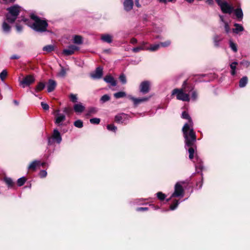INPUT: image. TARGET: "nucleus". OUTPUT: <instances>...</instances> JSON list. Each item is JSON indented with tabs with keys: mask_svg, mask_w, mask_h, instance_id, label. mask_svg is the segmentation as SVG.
Returning a JSON list of instances; mask_svg holds the SVG:
<instances>
[{
	"mask_svg": "<svg viewBox=\"0 0 250 250\" xmlns=\"http://www.w3.org/2000/svg\"><path fill=\"white\" fill-rule=\"evenodd\" d=\"M79 48L75 45H70L62 51V53L65 56H69L74 53L75 51L78 50Z\"/></svg>",
	"mask_w": 250,
	"mask_h": 250,
	"instance_id": "11",
	"label": "nucleus"
},
{
	"mask_svg": "<svg viewBox=\"0 0 250 250\" xmlns=\"http://www.w3.org/2000/svg\"><path fill=\"white\" fill-rule=\"evenodd\" d=\"M41 106H42V108L45 110H47L49 109V105L46 103H45L44 102H42Z\"/></svg>",
	"mask_w": 250,
	"mask_h": 250,
	"instance_id": "51",
	"label": "nucleus"
},
{
	"mask_svg": "<svg viewBox=\"0 0 250 250\" xmlns=\"http://www.w3.org/2000/svg\"><path fill=\"white\" fill-rule=\"evenodd\" d=\"M160 48V43L154 44L150 45V47H146V50H148L151 52H154L158 50Z\"/></svg>",
	"mask_w": 250,
	"mask_h": 250,
	"instance_id": "21",
	"label": "nucleus"
},
{
	"mask_svg": "<svg viewBox=\"0 0 250 250\" xmlns=\"http://www.w3.org/2000/svg\"><path fill=\"white\" fill-rule=\"evenodd\" d=\"M83 38L79 35H75L73 37V42L78 44H81L83 43Z\"/></svg>",
	"mask_w": 250,
	"mask_h": 250,
	"instance_id": "25",
	"label": "nucleus"
},
{
	"mask_svg": "<svg viewBox=\"0 0 250 250\" xmlns=\"http://www.w3.org/2000/svg\"><path fill=\"white\" fill-rule=\"evenodd\" d=\"M110 100V97L107 94L103 95L100 99V101L101 103H104Z\"/></svg>",
	"mask_w": 250,
	"mask_h": 250,
	"instance_id": "32",
	"label": "nucleus"
},
{
	"mask_svg": "<svg viewBox=\"0 0 250 250\" xmlns=\"http://www.w3.org/2000/svg\"><path fill=\"white\" fill-rule=\"evenodd\" d=\"M16 28L17 32H21L22 30V27L21 25L18 24V23L16 25Z\"/></svg>",
	"mask_w": 250,
	"mask_h": 250,
	"instance_id": "54",
	"label": "nucleus"
},
{
	"mask_svg": "<svg viewBox=\"0 0 250 250\" xmlns=\"http://www.w3.org/2000/svg\"><path fill=\"white\" fill-rule=\"evenodd\" d=\"M240 63L246 67H249L250 65V62L247 61H243L240 62Z\"/></svg>",
	"mask_w": 250,
	"mask_h": 250,
	"instance_id": "53",
	"label": "nucleus"
},
{
	"mask_svg": "<svg viewBox=\"0 0 250 250\" xmlns=\"http://www.w3.org/2000/svg\"><path fill=\"white\" fill-rule=\"evenodd\" d=\"M107 129L108 130H110V131H111L113 132H115L116 130H117V127L114 125L110 124V125H107Z\"/></svg>",
	"mask_w": 250,
	"mask_h": 250,
	"instance_id": "43",
	"label": "nucleus"
},
{
	"mask_svg": "<svg viewBox=\"0 0 250 250\" xmlns=\"http://www.w3.org/2000/svg\"><path fill=\"white\" fill-rule=\"evenodd\" d=\"M20 56L18 55H13L10 57V59H18L20 58Z\"/></svg>",
	"mask_w": 250,
	"mask_h": 250,
	"instance_id": "57",
	"label": "nucleus"
},
{
	"mask_svg": "<svg viewBox=\"0 0 250 250\" xmlns=\"http://www.w3.org/2000/svg\"><path fill=\"white\" fill-rule=\"evenodd\" d=\"M248 78L246 76L243 77L239 81V86L241 88L244 87L248 83Z\"/></svg>",
	"mask_w": 250,
	"mask_h": 250,
	"instance_id": "27",
	"label": "nucleus"
},
{
	"mask_svg": "<svg viewBox=\"0 0 250 250\" xmlns=\"http://www.w3.org/2000/svg\"><path fill=\"white\" fill-rule=\"evenodd\" d=\"M8 13L6 15V21L11 23L15 22L17 19L21 10V7L18 5H15L7 8Z\"/></svg>",
	"mask_w": 250,
	"mask_h": 250,
	"instance_id": "3",
	"label": "nucleus"
},
{
	"mask_svg": "<svg viewBox=\"0 0 250 250\" xmlns=\"http://www.w3.org/2000/svg\"><path fill=\"white\" fill-rule=\"evenodd\" d=\"M2 29L3 32L9 33L11 30V26L5 21H3L2 25Z\"/></svg>",
	"mask_w": 250,
	"mask_h": 250,
	"instance_id": "22",
	"label": "nucleus"
},
{
	"mask_svg": "<svg viewBox=\"0 0 250 250\" xmlns=\"http://www.w3.org/2000/svg\"><path fill=\"white\" fill-rule=\"evenodd\" d=\"M90 123L98 125L100 122V119L97 118H94L90 119Z\"/></svg>",
	"mask_w": 250,
	"mask_h": 250,
	"instance_id": "44",
	"label": "nucleus"
},
{
	"mask_svg": "<svg viewBox=\"0 0 250 250\" xmlns=\"http://www.w3.org/2000/svg\"><path fill=\"white\" fill-rule=\"evenodd\" d=\"M57 113V117L55 120V124L58 125H62V122L65 119V116L63 114L59 113V110H57L55 111Z\"/></svg>",
	"mask_w": 250,
	"mask_h": 250,
	"instance_id": "15",
	"label": "nucleus"
},
{
	"mask_svg": "<svg viewBox=\"0 0 250 250\" xmlns=\"http://www.w3.org/2000/svg\"><path fill=\"white\" fill-rule=\"evenodd\" d=\"M128 98L133 101L134 106H136L141 103L147 101L149 99L150 97H144L142 98H136L131 95H128Z\"/></svg>",
	"mask_w": 250,
	"mask_h": 250,
	"instance_id": "12",
	"label": "nucleus"
},
{
	"mask_svg": "<svg viewBox=\"0 0 250 250\" xmlns=\"http://www.w3.org/2000/svg\"><path fill=\"white\" fill-rule=\"evenodd\" d=\"M207 2L208 4L210 5H212L213 3V0H207Z\"/></svg>",
	"mask_w": 250,
	"mask_h": 250,
	"instance_id": "62",
	"label": "nucleus"
},
{
	"mask_svg": "<svg viewBox=\"0 0 250 250\" xmlns=\"http://www.w3.org/2000/svg\"><path fill=\"white\" fill-rule=\"evenodd\" d=\"M134 2L133 0H125L123 2V6L125 10L130 11L133 8Z\"/></svg>",
	"mask_w": 250,
	"mask_h": 250,
	"instance_id": "14",
	"label": "nucleus"
},
{
	"mask_svg": "<svg viewBox=\"0 0 250 250\" xmlns=\"http://www.w3.org/2000/svg\"><path fill=\"white\" fill-rule=\"evenodd\" d=\"M219 17H220V19L221 21L222 22H223L224 24L225 23V22H227V21H226L224 20V16L223 15H219Z\"/></svg>",
	"mask_w": 250,
	"mask_h": 250,
	"instance_id": "58",
	"label": "nucleus"
},
{
	"mask_svg": "<svg viewBox=\"0 0 250 250\" xmlns=\"http://www.w3.org/2000/svg\"><path fill=\"white\" fill-rule=\"evenodd\" d=\"M237 64H238V62H234L230 64V67L231 68L230 73L232 76L235 75L236 74L235 70H236V65H237Z\"/></svg>",
	"mask_w": 250,
	"mask_h": 250,
	"instance_id": "28",
	"label": "nucleus"
},
{
	"mask_svg": "<svg viewBox=\"0 0 250 250\" xmlns=\"http://www.w3.org/2000/svg\"><path fill=\"white\" fill-rule=\"evenodd\" d=\"M146 47L143 46H137L136 47H134L132 48V50L134 53H137L140 52L141 50H146Z\"/></svg>",
	"mask_w": 250,
	"mask_h": 250,
	"instance_id": "37",
	"label": "nucleus"
},
{
	"mask_svg": "<svg viewBox=\"0 0 250 250\" xmlns=\"http://www.w3.org/2000/svg\"><path fill=\"white\" fill-rule=\"evenodd\" d=\"M160 2L167 3L168 2L167 0H158Z\"/></svg>",
	"mask_w": 250,
	"mask_h": 250,
	"instance_id": "63",
	"label": "nucleus"
},
{
	"mask_svg": "<svg viewBox=\"0 0 250 250\" xmlns=\"http://www.w3.org/2000/svg\"><path fill=\"white\" fill-rule=\"evenodd\" d=\"M66 75V70L62 66L60 71L58 73L57 76L63 78Z\"/></svg>",
	"mask_w": 250,
	"mask_h": 250,
	"instance_id": "39",
	"label": "nucleus"
},
{
	"mask_svg": "<svg viewBox=\"0 0 250 250\" xmlns=\"http://www.w3.org/2000/svg\"><path fill=\"white\" fill-rule=\"evenodd\" d=\"M35 78L32 75H27L20 82V85L24 88L26 86H29L35 82Z\"/></svg>",
	"mask_w": 250,
	"mask_h": 250,
	"instance_id": "8",
	"label": "nucleus"
},
{
	"mask_svg": "<svg viewBox=\"0 0 250 250\" xmlns=\"http://www.w3.org/2000/svg\"><path fill=\"white\" fill-rule=\"evenodd\" d=\"M217 4L220 6L221 10L224 13L230 14L233 10V8L230 6L228 2H222L221 0H215Z\"/></svg>",
	"mask_w": 250,
	"mask_h": 250,
	"instance_id": "6",
	"label": "nucleus"
},
{
	"mask_svg": "<svg viewBox=\"0 0 250 250\" xmlns=\"http://www.w3.org/2000/svg\"><path fill=\"white\" fill-rule=\"evenodd\" d=\"M150 87V83L148 81H144L140 84V92L146 94L149 92Z\"/></svg>",
	"mask_w": 250,
	"mask_h": 250,
	"instance_id": "13",
	"label": "nucleus"
},
{
	"mask_svg": "<svg viewBox=\"0 0 250 250\" xmlns=\"http://www.w3.org/2000/svg\"><path fill=\"white\" fill-rule=\"evenodd\" d=\"M197 93L195 90H191V99L193 101H195L197 98Z\"/></svg>",
	"mask_w": 250,
	"mask_h": 250,
	"instance_id": "49",
	"label": "nucleus"
},
{
	"mask_svg": "<svg viewBox=\"0 0 250 250\" xmlns=\"http://www.w3.org/2000/svg\"><path fill=\"white\" fill-rule=\"evenodd\" d=\"M157 196L160 200H163L166 197L165 194L163 193L162 192H158L157 194Z\"/></svg>",
	"mask_w": 250,
	"mask_h": 250,
	"instance_id": "46",
	"label": "nucleus"
},
{
	"mask_svg": "<svg viewBox=\"0 0 250 250\" xmlns=\"http://www.w3.org/2000/svg\"><path fill=\"white\" fill-rule=\"evenodd\" d=\"M74 125L77 127L82 128L83 126V122L81 120H78L74 122Z\"/></svg>",
	"mask_w": 250,
	"mask_h": 250,
	"instance_id": "40",
	"label": "nucleus"
},
{
	"mask_svg": "<svg viewBox=\"0 0 250 250\" xmlns=\"http://www.w3.org/2000/svg\"><path fill=\"white\" fill-rule=\"evenodd\" d=\"M130 42L132 44H136L137 42V40L135 38H132L130 40Z\"/></svg>",
	"mask_w": 250,
	"mask_h": 250,
	"instance_id": "59",
	"label": "nucleus"
},
{
	"mask_svg": "<svg viewBox=\"0 0 250 250\" xmlns=\"http://www.w3.org/2000/svg\"><path fill=\"white\" fill-rule=\"evenodd\" d=\"M101 40L107 43H111L112 41V37L109 34H104L101 36Z\"/></svg>",
	"mask_w": 250,
	"mask_h": 250,
	"instance_id": "20",
	"label": "nucleus"
},
{
	"mask_svg": "<svg viewBox=\"0 0 250 250\" xmlns=\"http://www.w3.org/2000/svg\"><path fill=\"white\" fill-rule=\"evenodd\" d=\"M170 43H171L170 41L169 40H167L165 42H162L160 43V47L161 46L163 47H167L169 45H170Z\"/></svg>",
	"mask_w": 250,
	"mask_h": 250,
	"instance_id": "45",
	"label": "nucleus"
},
{
	"mask_svg": "<svg viewBox=\"0 0 250 250\" xmlns=\"http://www.w3.org/2000/svg\"><path fill=\"white\" fill-rule=\"evenodd\" d=\"M234 25L235 28L233 29V31L235 33L237 34L239 32L243 31L244 30V28L242 25L238 23H235Z\"/></svg>",
	"mask_w": 250,
	"mask_h": 250,
	"instance_id": "26",
	"label": "nucleus"
},
{
	"mask_svg": "<svg viewBox=\"0 0 250 250\" xmlns=\"http://www.w3.org/2000/svg\"><path fill=\"white\" fill-rule=\"evenodd\" d=\"M84 109V106L81 103L76 104L74 105V110L76 113H82Z\"/></svg>",
	"mask_w": 250,
	"mask_h": 250,
	"instance_id": "18",
	"label": "nucleus"
},
{
	"mask_svg": "<svg viewBox=\"0 0 250 250\" xmlns=\"http://www.w3.org/2000/svg\"><path fill=\"white\" fill-rule=\"evenodd\" d=\"M229 47L234 52L237 51V46L236 43L233 42L232 40L229 41Z\"/></svg>",
	"mask_w": 250,
	"mask_h": 250,
	"instance_id": "31",
	"label": "nucleus"
},
{
	"mask_svg": "<svg viewBox=\"0 0 250 250\" xmlns=\"http://www.w3.org/2000/svg\"><path fill=\"white\" fill-rule=\"evenodd\" d=\"M4 181L9 187H12L14 183L11 178L6 177L4 179Z\"/></svg>",
	"mask_w": 250,
	"mask_h": 250,
	"instance_id": "34",
	"label": "nucleus"
},
{
	"mask_svg": "<svg viewBox=\"0 0 250 250\" xmlns=\"http://www.w3.org/2000/svg\"><path fill=\"white\" fill-rule=\"evenodd\" d=\"M15 0H0V3H7L10 2H13Z\"/></svg>",
	"mask_w": 250,
	"mask_h": 250,
	"instance_id": "55",
	"label": "nucleus"
},
{
	"mask_svg": "<svg viewBox=\"0 0 250 250\" xmlns=\"http://www.w3.org/2000/svg\"><path fill=\"white\" fill-rule=\"evenodd\" d=\"M224 27L225 29V31L227 33H229L230 31L229 26L228 22H225L224 23Z\"/></svg>",
	"mask_w": 250,
	"mask_h": 250,
	"instance_id": "52",
	"label": "nucleus"
},
{
	"mask_svg": "<svg viewBox=\"0 0 250 250\" xmlns=\"http://www.w3.org/2000/svg\"><path fill=\"white\" fill-rule=\"evenodd\" d=\"M7 75V72L6 70H3L0 73V78L2 81H3Z\"/></svg>",
	"mask_w": 250,
	"mask_h": 250,
	"instance_id": "41",
	"label": "nucleus"
},
{
	"mask_svg": "<svg viewBox=\"0 0 250 250\" xmlns=\"http://www.w3.org/2000/svg\"><path fill=\"white\" fill-rule=\"evenodd\" d=\"M234 12L235 16L238 19H240V20H241L243 19V13L242 10L241 8H238L236 9L235 10H234Z\"/></svg>",
	"mask_w": 250,
	"mask_h": 250,
	"instance_id": "23",
	"label": "nucleus"
},
{
	"mask_svg": "<svg viewBox=\"0 0 250 250\" xmlns=\"http://www.w3.org/2000/svg\"><path fill=\"white\" fill-rule=\"evenodd\" d=\"M70 100L71 102H72L73 103H76L77 102V95H75V94H71L70 95Z\"/></svg>",
	"mask_w": 250,
	"mask_h": 250,
	"instance_id": "48",
	"label": "nucleus"
},
{
	"mask_svg": "<svg viewBox=\"0 0 250 250\" xmlns=\"http://www.w3.org/2000/svg\"><path fill=\"white\" fill-rule=\"evenodd\" d=\"M181 117L182 118L188 120V122L185 124L182 128L185 142H186L187 146H192L196 141V136L193 127V123L191 117L186 111L182 112Z\"/></svg>",
	"mask_w": 250,
	"mask_h": 250,
	"instance_id": "1",
	"label": "nucleus"
},
{
	"mask_svg": "<svg viewBox=\"0 0 250 250\" xmlns=\"http://www.w3.org/2000/svg\"><path fill=\"white\" fill-rule=\"evenodd\" d=\"M40 176L41 178L45 177L47 175V172L45 170H42L39 173Z\"/></svg>",
	"mask_w": 250,
	"mask_h": 250,
	"instance_id": "50",
	"label": "nucleus"
},
{
	"mask_svg": "<svg viewBox=\"0 0 250 250\" xmlns=\"http://www.w3.org/2000/svg\"><path fill=\"white\" fill-rule=\"evenodd\" d=\"M54 49V46L53 45H48L43 48V50L47 52H50Z\"/></svg>",
	"mask_w": 250,
	"mask_h": 250,
	"instance_id": "36",
	"label": "nucleus"
},
{
	"mask_svg": "<svg viewBox=\"0 0 250 250\" xmlns=\"http://www.w3.org/2000/svg\"><path fill=\"white\" fill-rule=\"evenodd\" d=\"M119 79L123 84H125L126 83V79L125 76L122 74L119 77Z\"/></svg>",
	"mask_w": 250,
	"mask_h": 250,
	"instance_id": "47",
	"label": "nucleus"
},
{
	"mask_svg": "<svg viewBox=\"0 0 250 250\" xmlns=\"http://www.w3.org/2000/svg\"><path fill=\"white\" fill-rule=\"evenodd\" d=\"M148 44L147 42H142L140 43V46L146 47V45Z\"/></svg>",
	"mask_w": 250,
	"mask_h": 250,
	"instance_id": "60",
	"label": "nucleus"
},
{
	"mask_svg": "<svg viewBox=\"0 0 250 250\" xmlns=\"http://www.w3.org/2000/svg\"><path fill=\"white\" fill-rule=\"evenodd\" d=\"M139 0H135V5L137 7H141V4H140L139 3Z\"/></svg>",
	"mask_w": 250,
	"mask_h": 250,
	"instance_id": "61",
	"label": "nucleus"
},
{
	"mask_svg": "<svg viewBox=\"0 0 250 250\" xmlns=\"http://www.w3.org/2000/svg\"><path fill=\"white\" fill-rule=\"evenodd\" d=\"M44 87H45L44 83L40 82L39 83V84L36 86L35 90L36 92H38V91H41L42 89H43L44 88Z\"/></svg>",
	"mask_w": 250,
	"mask_h": 250,
	"instance_id": "35",
	"label": "nucleus"
},
{
	"mask_svg": "<svg viewBox=\"0 0 250 250\" xmlns=\"http://www.w3.org/2000/svg\"><path fill=\"white\" fill-rule=\"evenodd\" d=\"M104 80L106 83H110L112 86H115L117 84L116 80L111 75H106Z\"/></svg>",
	"mask_w": 250,
	"mask_h": 250,
	"instance_id": "17",
	"label": "nucleus"
},
{
	"mask_svg": "<svg viewBox=\"0 0 250 250\" xmlns=\"http://www.w3.org/2000/svg\"><path fill=\"white\" fill-rule=\"evenodd\" d=\"M115 120L118 123L126 124L129 120V116L125 113H121L115 116Z\"/></svg>",
	"mask_w": 250,
	"mask_h": 250,
	"instance_id": "10",
	"label": "nucleus"
},
{
	"mask_svg": "<svg viewBox=\"0 0 250 250\" xmlns=\"http://www.w3.org/2000/svg\"><path fill=\"white\" fill-rule=\"evenodd\" d=\"M40 161L34 160L30 163V164L29 165L28 167V169H32L33 170H35L38 167L40 166Z\"/></svg>",
	"mask_w": 250,
	"mask_h": 250,
	"instance_id": "19",
	"label": "nucleus"
},
{
	"mask_svg": "<svg viewBox=\"0 0 250 250\" xmlns=\"http://www.w3.org/2000/svg\"><path fill=\"white\" fill-rule=\"evenodd\" d=\"M26 181V179L24 177H22L18 179L17 181V184L18 186L21 187L24 185Z\"/></svg>",
	"mask_w": 250,
	"mask_h": 250,
	"instance_id": "38",
	"label": "nucleus"
},
{
	"mask_svg": "<svg viewBox=\"0 0 250 250\" xmlns=\"http://www.w3.org/2000/svg\"><path fill=\"white\" fill-rule=\"evenodd\" d=\"M30 18L33 21L32 22L29 20L25 18L19 19L18 21L19 22L23 21L25 24L37 32L42 33L47 31L48 23L45 20L41 19L34 14H31Z\"/></svg>",
	"mask_w": 250,
	"mask_h": 250,
	"instance_id": "2",
	"label": "nucleus"
},
{
	"mask_svg": "<svg viewBox=\"0 0 250 250\" xmlns=\"http://www.w3.org/2000/svg\"><path fill=\"white\" fill-rule=\"evenodd\" d=\"M148 209L147 208H143V207H141V208H138L137 209H136V210L137 211H146Z\"/></svg>",
	"mask_w": 250,
	"mask_h": 250,
	"instance_id": "56",
	"label": "nucleus"
},
{
	"mask_svg": "<svg viewBox=\"0 0 250 250\" xmlns=\"http://www.w3.org/2000/svg\"><path fill=\"white\" fill-rule=\"evenodd\" d=\"M213 40L214 45L216 47H218L219 42L222 40V39L218 35H216L214 36Z\"/></svg>",
	"mask_w": 250,
	"mask_h": 250,
	"instance_id": "29",
	"label": "nucleus"
},
{
	"mask_svg": "<svg viewBox=\"0 0 250 250\" xmlns=\"http://www.w3.org/2000/svg\"><path fill=\"white\" fill-rule=\"evenodd\" d=\"M126 96V94L125 92L120 91L114 94V96L116 99H119L121 98L125 97Z\"/></svg>",
	"mask_w": 250,
	"mask_h": 250,
	"instance_id": "30",
	"label": "nucleus"
},
{
	"mask_svg": "<svg viewBox=\"0 0 250 250\" xmlns=\"http://www.w3.org/2000/svg\"><path fill=\"white\" fill-rule=\"evenodd\" d=\"M62 138L60 132L57 129L53 130V133L51 138H49L48 140V144L51 145L53 142H56L58 144H60L62 142Z\"/></svg>",
	"mask_w": 250,
	"mask_h": 250,
	"instance_id": "7",
	"label": "nucleus"
},
{
	"mask_svg": "<svg viewBox=\"0 0 250 250\" xmlns=\"http://www.w3.org/2000/svg\"><path fill=\"white\" fill-rule=\"evenodd\" d=\"M186 81H185L183 84V87L182 88L174 89L172 91L171 95H175L176 99L178 100L184 102H189L190 100L189 95V94L185 92L184 88V86L186 84Z\"/></svg>",
	"mask_w": 250,
	"mask_h": 250,
	"instance_id": "4",
	"label": "nucleus"
},
{
	"mask_svg": "<svg viewBox=\"0 0 250 250\" xmlns=\"http://www.w3.org/2000/svg\"><path fill=\"white\" fill-rule=\"evenodd\" d=\"M98 111L96 107H90L88 109L87 113V115L91 116L95 114Z\"/></svg>",
	"mask_w": 250,
	"mask_h": 250,
	"instance_id": "33",
	"label": "nucleus"
},
{
	"mask_svg": "<svg viewBox=\"0 0 250 250\" xmlns=\"http://www.w3.org/2000/svg\"><path fill=\"white\" fill-rule=\"evenodd\" d=\"M14 103H15V104H16V105H18V104H19V103H18V102L17 101H16V100H14Z\"/></svg>",
	"mask_w": 250,
	"mask_h": 250,
	"instance_id": "64",
	"label": "nucleus"
},
{
	"mask_svg": "<svg viewBox=\"0 0 250 250\" xmlns=\"http://www.w3.org/2000/svg\"><path fill=\"white\" fill-rule=\"evenodd\" d=\"M183 184H184V182H179L175 184L174 191L171 194L170 198L167 200V201H169L173 197H183L184 196V189L182 187Z\"/></svg>",
	"mask_w": 250,
	"mask_h": 250,
	"instance_id": "5",
	"label": "nucleus"
},
{
	"mask_svg": "<svg viewBox=\"0 0 250 250\" xmlns=\"http://www.w3.org/2000/svg\"><path fill=\"white\" fill-rule=\"evenodd\" d=\"M103 75V69L101 67H97L96 70L90 73V77L94 80L102 78Z\"/></svg>",
	"mask_w": 250,
	"mask_h": 250,
	"instance_id": "9",
	"label": "nucleus"
},
{
	"mask_svg": "<svg viewBox=\"0 0 250 250\" xmlns=\"http://www.w3.org/2000/svg\"><path fill=\"white\" fill-rule=\"evenodd\" d=\"M179 202L178 200H175L173 204L170 206V210H174L178 207L179 204Z\"/></svg>",
	"mask_w": 250,
	"mask_h": 250,
	"instance_id": "42",
	"label": "nucleus"
},
{
	"mask_svg": "<svg viewBox=\"0 0 250 250\" xmlns=\"http://www.w3.org/2000/svg\"><path fill=\"white\" fill-rule=\"evenodd\" d=\"M56 85L57 83L54 80L52 79L49 80L47 86V91L48 92H51L53 91L56 87Z\"/></svg>",
	"mask_w": 250,
	"mask_h": 250,
	"instance_id": "16",
	"label": "nucleus"
},
{
	"mask_svg": "<svg viewBox=\"0 0 250 250\" xmlns=\"http://www.w3.org/2000/svg\"><path fill=\"white\" fill-rule=\"evenodd\" d=\"M195 143V142L193 144V145L192 146H187L186 143H185L186 147V146L189 147V148H188V151L189 153V158L190 159H192L193 158V154L194 153V149L193 146H194Z\"/></svg>",
	"mask_w": 250,
	"mask_h": 250,
	"instance_id": "24",
	"label": "nucleus"
}]
</instances>
